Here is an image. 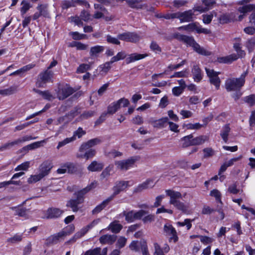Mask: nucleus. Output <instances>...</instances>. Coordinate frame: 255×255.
<instances>
[{
	"label": "nucleus",
	"instance_id": "obj_1",
	"mask_svg": "<svg viewBox=\"0 0 255 255\" xmlns=\"http://www.w3.org/2000/svg\"><path fill=\"white\" fill-rule=\"evenodd\" d=\"M248 74L247 71L241 74L238 78H231L228 79L225 82V88L228 92L241 90L245 83V78Z\"/></svg>",
	"mask_w": 255,
	"mask_h": 255
},
{
	"label": "nucleus",
	"instance_id": "obj_2",
	"mask_svg": "<svg viewBox=\"0 0 255 255\" xmlns=\"http://www.w3.org/2000/svg\"><path fill=\"white\" fill-rule=\"evenodd\" d=\"M178 39L186 43L187 44L192 46L194 50L200 54L203 55H209L210 52L206 50L196 42L192 37L184 35H180L178 36Z\"/></svg>",
	"mask_w": 255,
	"mask_h": 255
},
{
	"label": "nucleus",
	"instance_id": "obj_3",
	"mask_svg": "<svg viewBox=\"0 0 255 255\" xmlns=\"http://www.w3.org/2000/svg\"><path fill=\"white\" fill-rule=\"evenodd\" d=\"M139 159L137 156H132L128 159L117 161L115 164L117 169L126 171L133 166L134 163Z\"/></svg>",
	"mask_w": 255,
	"mask_h": 255
},
{
	"label": "nucleus",
	"instance_id": "obj_4",
	"mask_svg": "<svg viewBox=\"0 0 255 255\" xmlns=\"http://www.w3.org/2000/svg\"><path fill=\"white\" fill-rule=\"evenodd\" d=\"M36 137H33L31 135H25L23 137H20L18 139L14 140L11 142H8L0 146V151H3L6 150L11 149L12 147L16 145H19V144L24 142L29 141L32 139H35Z\"/></svg>",
	"mask_w": 255,
	"mask_h": 255
},
{
	"label": "nucleus",
	"instance_id": "obj_5",
	"mask_svg": "<svg viewBox=\"0 0 255 255\" xmlns=\"http://www.w3.org/2000/svg\"><path fill=\"white\" fill-rule=\"evenodd\" d=\"M75 90L68 85L60 86L57 90V97L60 100H63L75 92Z\"/></svg>",
	"mask_w": 255,
	"mask_h": 255
},
{
	"label": "nucleus",
	"instance_id": "obj_6",
	"mask_svg": "<svg viewBox=\"0 0 255 255\" xmlns=\"http://www.w3.org/2000/svg\"><path fill=\"white\" fill-rule=\"evenodd\" d=\"M118 38L121 40L132 43H136L140 40V36L137 33L130 32L119 34Z\"/></svg>",
	"mask_w": 255,
	"mask_h": 255
},
{
	"label": "nucleus",
	"instance_id": "obj_7",
	"mask_svg": "<svg viewBox=\"0 0 255 255\" xmlns=\"http://www.w3.org/2000/svg\"><path fill=\"white\" fill-rule=\"evenodd\" d=\"M99 222V219L94 220L90 224L83 227L79 232H77L70 241L75 242L77 239L84 236L89 230L95 227Z\"/></svg>",
	"mask_w": 255,
	"mask_h": 255
},
{
	"label": "nucleus",
	"instance_id": "obj_8",
	"mask_svg": "<svg viewBox=\"0 0 255 255\" xmlns=\"http://www.w3.org/2000/svg\"><path fill=\"white\" fill-rule=\"evenodd\" d=\"M54 73L51 70H46L41 73L38 76L37 84L39 87H43V85L51 81L53 76Z\"/></svg>",
	"mask_w": 255,
	"mask_h": 255
},
{
	"label": "nucleus",
	"instance_id": "obj_9",
	"mask_svg": "<svg viewBox=\"0 0 255 255\" xmlns=\"http://www.w3.org/2000/svg\"><path fill=\"white\" fill-rule=\"evenodd\" d=\"M206 71L208 76L209 77L210 83L214 85L216 89L220 88L221 80L218 77L219 72H216L212 69L206 68Z\"/></svg>",
	"mask_w": 255,
	"mask_h": 255
},
{
	"label": "nucleus",
	"instance_id": "obj_10",
	"mask_svg": "<svg viewBox=\"0 0 255 255\" xmlns=\"http://www.w3.org/2000/svg\"><path fill=\"white\" fill-rule=\"evenodd\" d=\"M168 122V117H163L158 120L151 118L149 121V123L150 124L153 128L159 129L164 128L167 125Z\"/></svg>",
	"mask_w": 255,
	"mask_h": 255
},
{
	"label": "nucleus",
	"instance_id": "obj_11",
	"mask_svg": "<svg viewBox=\"0 0 255 255\" xmlns=\"http://www.w3.org/2000/svg\"><path fill=\"white\" fill-rule=\"evenodd\" d=\"M68 233L66 231H61L57 234L50 236L47 240V244H55L63 240L64 237L67 236Z\"/></svg>",
	"mask_w": 255,
	"mask_h": 255
},
{
	"label": "nucleus",
	"instance_id": "obj_12",
	"mask_svg": "<svg viewBox=\"0 0 255 255\" xmlns=\"http://www.w3.org/2000/svg\"><path fill=\"white\" fill-rule=\"evenodd\" d=\"M164 232L166 235L170 236V241L173 240L174 243L178 240L176 231L173 227L169 224H165L163 228Z\"/></svg>",
	"mask_w": 255,
	"mask_h": 255
},
{
	"label": "nucleus",
	"instance_id": "obj_13",
	"mask_svg": "<svg viewBox=\"0 0 255 255\" xmlns=\"http://www.w3.org/2000/svg\"><path fill=\"white\" fill-rule=\"evenodd\" d=\"M84 202V199L81 196H78L75 199H71L67 203L66 206L70 207L74 212H77L80 209L79 206Z\"/></svg>",
	"mask_w": 255,
	"mask_h": 255
},
{
	"label": "nucleus",
	"instance_id": "obj_14",
	"mask_svg": "<svg viewBox=\"0 0 255 255\" xmlns=\"http://www.w3.org/2000/svg\"><path fill=\"white\" fill-rule=\"evenodd\" d=\"M102 142V140L99 138H95L88 140V141L83 143L79 148V151L81 152L85 151L89 149V148L100 144Z\"/></svg>",
	"mask_w": 255,
	"mask_h": 255
},
{
	"label": "nucleus",
	"instance_id": "obj_15",
	"mask_svg": "<svg viewBox=\"0 0 255 255\" xmlns=\"http://www.w3.org/2000/svg\"><path fill=\"white\" fill-rule=\"evenodd\" d=\"M52 168V163L49 161H45L40 165L39 167V174L43 178L49 173Z\"/></svg>",
	"mask_w": 255,
	"mask_h": 255
},
{
	"label": "nucleus",
	"instance_id": "obj_16",
	"mask_svg": "<svg viewBox=\"0 0 255 255\" xmlns=\"http://www.w3.org/2000/svg\"><path fill=\"white\" fill-rule=\"evenodd\" d=\"M52 168V163L49 161H45L40 165L39 167V174L43 178L49 173Z\"/></svg>",
	"mask_w": 255,
	"mask_h": 255
},
{
	"label": "nucleus",
	"instance_id": "obj_17",
	"mask_svg": "<svg viewBox=\"0 0 255 255\" xmlns=\"http://www.w3.org/2000/svg\"><path fill=\"white\" fill-rule=\"evenodd\" d=\"M154 252L153 255H165L170 251V247L167 244L164 245L161 248L160 246L156 242L153 243Z\"/></svg>",
	"mask_w": 255,
	"mask_h": 255
},
{
	"label": "nucleus",
	"instance_id": "obj_18",
	"mask_svg": "<svg viewBox=\"0 0 255 255\" xmlns=\"http://www.w3.org/2000/svg\"><path fill=\"white\" fill-rule=\"evenodd\" d=\"M129 181H121L117 182L116 185L113 187L114 193L111 196H115L119 194L120 192L125 190L129 186Z\"/></svg>",
	"mask_w": 255,
	"mask_h": 255
},
{
	"label": "nucleus",
	"instance_id": "obj_19",
	"mask_svg": "<svg viewBox=\"0 0 255 255\" xmlns=\"http://www.w3.org/2000/svg\"><path fill=\"white\" fill-rule=\"evenodd\" d=\"M189 31L195 30L197 33H203L204 34H210L211 31L209 29L202 28L198 23H192L186 25Z\"/></svg>",
	"mask_w": 255,
	"mask_h": 255
},
{
	"label": "nucleus",
	"instance_id": "obj_20",
	"mask_svg": "<svg viewBox=\"0 0 255 255\" xmlns=\"http://www.w3.org/2000/svg\"><path fill=\"white\" fill-rule=\"evenodd\" d=\"M153 181L151 179H147L145 182L139 184L133 190V193H139L149 188H152L154 186Z\"/></svg>",
	"mask_w": 255,
	"mask_h": 255
},
{
	"label": "nucleus",
	"instance_id": "obj_21",
	"mask_svg": "<svg viewBox=\"0 0 255 255\" xmlns=\"http://www.w3.org/2000/svg\"><path fill=\"white\" fill-rule=\"evenodd\" d=\"M195 11L193 10H189L184 12H179V19L181 22H189L192 20V16Z\"/></svg>",
	"mask_w": 255,
	"mask_h": 255
},
{
	"label": "nucleus",
	"instance_id": "obj_22",
	"mask_svg": "<svg viewBox=\"0 0 255 255\" xmlns=\"http://www.w3.org/2000/svg\"><path fill=\"white\" fill-rule=\"evenodd\" d=\"M202 2L206 7H203L202 6H196L194 7V11L203 12L208 10L214 4H215V0H203Z\"/></svg>",
	"mask_w": 255,
	"mask_h": 255
},
{
	"label": "nucleus",
	"instance_id": "obj_23",
	"mask_svg": "<svg viewBox=\"0 0 255 255\" xmlns=\"http://www.w3.org/2000/svg\"><path fill=\"white\" fill-rule=\"evenodd\" d=\"M166 195L170 197L169 203L172 204L174 202L178 201V199L181 198L182 195L180 192L175 191L172 190H166Z\"/></svg>",
	"mask_w": 255,
	"mask_h": 255
},
{
	"label": "nucleus",
	"instance_id": "obj_24",
	"mask_svg": "<svg viewBox=\"0 0 255 255\" xmlns=\"http://www.w3.org/2000/svg\"><path fill=\"white\" fill-rule=\"evenodd\" d=\"M117 236L114 235H104L99 239V241L102 244H113L116 240Z\"/></svg>",
	"mask_w": 255,
	"mask_h": 255
},
{
	"label": "nucleus",
	"instance_id": "obj_25",
	"mask_svg": "<svg viewBox=\"0 0 255 255\" xmlns=\"http://www.w3.org/2000/svg\"><path fill=\"white\" fill-rule=\"evenodd\" d=\"M113 199V196H110L103 201L100 204L97 206L92 211V214L95 215L100 213Z\"/></svg>",
	"mask_w": 255,
	"mask_h": 255
},
{
	"label": "nucleus",
	"instance_id": "obj_26",
	"mask_svg": "<svg viewBox=\"0 0 255 255\" xmlns=\"http://www.w3.org/2000/svg\"><path fill=\"white\" fill-rule=\"evenodd\" d=\"M148 56L147 54H138L136 53L129 54L126 59V62L129 64L135 61L143 59Z\"/></svg>",
	"mask_w": 255,
	"mask_h": 255
},
{
	"label": "nucleus",
	"instance_id": "obj_27",
	"mask_svg": "<svg viewBox=\"0 0 255 255\" xmlns=\"http://www.w3.org/2000/svg\"><path fill=\"white\" fill-rule=\"evenodd\" d=\"M104 47L101 45L91 47L90 50V55L92 58H97L100 54L104 51Z\"/></svg>",
	"mask_w": 255,
	"mask_h": 255
},
{
	"label": "nucleus",
	"instance_id": "obj_28",
	"mask_svg": "<svg viewBox=\"0 0 255 255\" xmlns=\"http://www.w3.org/2000/svg\"><path fill=\"white\" fill-rule=\"evenodd\" d=\"M63 211L58 208H49L46 212L47 218H55L60 217Z\"/></svg>",
	"mask_w": 255,
	"mask_h": 255
},
{
	"label": "nucleus",
	"instance_id": "obj_29",
	"mask_svg": "<svg viewBox=\"0 0 255 255\" xmlns=\"http://www.w3.org/2000/svg\"><path fill=\"white\" fill-rule=\"evenodd\" d=\"M107 248H104L102 250L100 248H96L86 251L84 255H107Z\"/></svg>",
	"mask_w": 255,
	"mask_h": 255
},
{
	"label": "nucleus",
	"instance_id": "obj_30",
	"mask_svg": "<svg viewBox=\"0 0 255 255\" xmlns=\"http://www.w3.org/2000/svg\"><path fill=\"white\" fill-rule=\"evenodd\" d=\"M103 167L104 164L102 163L94 160L88 166L87 169L90 171L96 172L101 171Z\"/></svg>",
	"mask_w": 255,
	"mask_h": 255
},
{
	"label": "nucleus",
	"instance_id": "obj_31",
	"mask_svg": "<svg viewBox=\"0 0 255 255\" xmlns=\"http://www.w3.org/2000/svg\"><path fill=\"white\" fill-rule=\"evenodd\" d=\"M237 59L236 54H232L227 56L219 57L217 58V61L220 63L229 64Z\"/></svg>",
	"mask_w": 255,
	"mask_h": 255
},
{
	"label": "nucleus",
	"instance_id": "obj_32",
	"mask_svg": "<svg viewBox=\"0 0 255 255\" xmlns=\"http://www.w3.org/2000/svg\"><path fill=\"white\" fill-rule=\"evenodd\" d=\"M173 205L177 209L182 211L184 214H188L189 206L179 200L173 203Z\"/></svg>",
	"mask_w": 255,
	"mask_h": 255
},
{
	"label": "nucleus",
	"instance_id": "obj_33",
	"mask_svg": "<svg viewBox=\"0 0 255 255\" xmlns=\"http://www.w3.org/2000/svg\"><path fill=\"white\" fill-rule=\"evenodd\" d=\"M63 167H66L67 172L69 173H77L80 170V168L78 165L71 162L64 164Z\"/></svg>",
	"mask_w": 255,
	"mask_h": 255
},
{
	"label": "nucleus",
	"instance_id": "obj_34",
	"mask_svg": "<svg viewBox=\"0 0 255 255\" xmlns=\"http://www.w3.org/2000/svg\"><path fill=\"white\" fill-rule=\"evenodd\" d=\"M192 73L193 74V78L194 81L199 82L202 79L201 69L197 65H194L192 69Z\"/></svg>",
	"mask_w": 255,
	"mask_h": 255
},
{
	"label": "nucleus",
	"instance_id": "obj_35",
	"mask_svg": "<svg viewBox=\"0 0 255 255\" xmlns=\"http://www.w3.org/2000/svg\"><path fill=\"white\" fill-rule=\"evenodd\" d=\"M97 185L96 182H93L91 183L90 185L87 186L86 188L82 190L78 191L76 193V195L78 196H81L84 199V195L86 194L88 192L91 190L92 188H95Z\"/></svg>",
	"mask_w": 255,
	"mask_h": 255
},
{
	"label": "nucleus",
	"instance_id": "obj_36",
	"mask_svg": "<svg viewBox=\"0 0 255 255\" xmlns=\"http://www.w3.org/2000/svg\"><path fill=\"white\" fill-rule=\"evenodd\" d=\"M35 66L34 64H30L22 67L21 68L11 73L10 76H13L16 75H20L24 72H26Z\"/></svg>",
	"mask_w": 255,
	"mask_h": 255
},
{
	"label": "nucleus",
	"instance_id": "obj_37",
	"mask_svg": "<svg viewBox=\"0 0 255 255\" xmlns=\"http://www.w3.org/2000/svg\"><path fill=\"white\" fill-rule=\"evenodd\" d=\"M122 228V225L119 224L118 221H114L109 225L108 229L111 230L114 233H118L120 232Z\"/></svg>",
	"mask_w": 255,
	"mask_h": 255
},
{
	"label": "nucleus",
	"instance_id": "obj_38",
	"mask_svg": "<svg viewBox=\"0 0 255 255\" xmlns=\"http://www.w3.org/2000/svg\"><path fill=\"white\" fill-rule=\"evenodd\" d=\"M208 139V137L206 135H200L195 138H192L193 145H200L204 143Z\"/></svg>",
	"mask_w": 255,
	"mask_h": 255
},
{
	"label": "nucleus",
	"instance_id": "obj_39",
	"mask_svg": "<svg viewBox=\"0 0 255 255\" xmlns=\"http://www.w3.org/2000/svg\"><path fill=\"white\" fill-rule=\"evenodd\" d=\"M193 136L192 134L184 136L181 138V140L183 141L182 147L185 148L189 146L193 145L192 144V138Z\"/></svg>",
	"mask_w": 255,
	"mask_h": 255
},
{
	"label": "nucleus",
	"instance_id": "obj_40",
	"mask_svg": "<svg viewBox=\"0 0 255 255\" xmlns=\"http://www.w3.org/2000/svg\"><path fill=\"white\" fill-rule=\"evenodd\" d=\"M20 8V13L22 16L27 12V11L32 7L30 3L26 0H23L21 1Z\"/></svg>",
	"mask_w": 255,
	"mask_h": 255
},
{
	"label": "nucleus",
	"instance_id": "obj_41",
	"mask_svg": "<svg viewBox=\"0 0 255 255\" xmlns=\"http://www.w3.org/2000/svg\"><path fill=\"white\" fill-rule=\"evenodd\" d=\"M23 239V234H16L13 237L8 238L7 242L11 244H16L20 242Z\"/></svg>",
	"mask_w": 255,
	"mask_h": 255
},
{
	"label": "nucleus",
	"instance_id": "obj_42",
	"mask_svg": "<svg viewBox=\"0 0 255 255\" xmlns=\"http://www.w3.org/2000/svg\"><path fill=\"white\" fill-rule=\"evenodd\" d=\"M230 131V128L228 125H225L222 129L220 135L224 141L225 142L227 143L228 140V135Z\"/></svg>",
	"mask_w": 255,
	"mask_h": 255
},
{
	"label": "nucleus",
	"instance_id": "obj_43",
	"mask_svg": "<svg viewBox=\"0 0 255 255\" xmlns=\"http://www.w3.org/2000/svg\"><path fill=\"white\" fill-rule=\"evenodd\" d=\"M120 108V106L117 101L114 102L108 106L107 113L113 115Z\"/></svg>",
	"mask_w": 255,
	"mask_h": 255
},
{
	"label": "nucleus",
	"instance_id": "obj_44",
	"mask_svg": "<svg viewBox=\"0 0 255 255\" xmlns=\"http://www.w3.org/2000/svg\"><path fill=\"white\" fill-rule=\"evenodd\" d=\"M16 89L17 87L13 86L7 89L0 90V94L3 96L10 95L15 93Z\"/></svg>",
	"mask_w": 255,
	"mask_h": 255
},
{
	"label": "nucleus",
	"instance_id": "obj_45",
	"mask_svg": "<svg viewBox=\"0 0 255 255\" xmlns=\"http://www.w3.org/2000/svg\"><path fill=\"white\" fill-rule=\"evenodd\" d=\"M183 127L187 129H195L198 130L200 129L203 126L199 123L192 124L189 123L187 124H184Z\"/></svg>",
	"mask_w": 255,
	"mask_h": 255
},
{
	"label": "nucleus",
	"instance_id": "obj_46",
	"mask_svg": "<svg viewBox=\"0 0 255 255\" xmlns=\"http://www.w3.org/2000/svg\"><path fill=\"white\" fill-rule=\"evenodd\" d=\"M243 101L250 106L255 105V94H251L243 98Z\"/></svg>",
	"mask_w": 255,
	"mask_h": 255
},
{
	"label": "nucleus",
	"instance_id": "obj_47",
	"mask_svg": "<svg viewBox=\"0 0 255 255\" xmlns=\"http://www.w3.org/2000/svg\"><path fill=\"white\" fill-rule=\"evenodd\" d=\"M134 214V212L133 211H124L123 213V216H125L126 220L128 222H132L135 220Z\"/></svg>",
	"mask_w": 255,
	"mask_h": 255
},
{
	"label": "nucleus",
	"instance_id": "obj_48",
	"mask_svg": "<svg viewBox=\"0 0 255 255\" xmlns=\"http://www.w3.org/2000/svg\"><path fill=\"white\" fill-rule=\"evenodd\" d=\"M111 68V64L107 62L99 66L100 72L102 75H105L110 70Z\"/></svg>",
	"mask_w": 255,
	"mask_h": 255
},
{
	"label": "nucleus",
	"instance_id": "obj_49",
	"mask_svg": "<svg viewBox=\"0 0 255 255\" xmlns=\"http://www.w3.org/2000/svg\"><path fill=\"white\" fill-rule=\"evenodd\" d=\"M86 151L84 154V155H81L80 156V157L85 158L86 159H88L89 158H91L94 157L96 153V151L94 149L89 148V149L86 150Z\"/></svg>",
	"mask_w": 255,
	"mask_h": 255
},
{
	"label": "nucleus",
	"instance_id": "obj_50",
	"mask_svg": "<svg viewBox=\"0 0 255 255\" xmlns=\"http://www.w3.org/2000/svg\"><path fill=\"white\" fill-rule=\"evenodd\" d=\"M254 9H255V5L253 4H248L239 7V11L241 13H245L247 12L251 11Z\"/></svg>",
	"mask_w": 255,
	"mask_h": 255
},
{
	"label": "nucleus",
	"instance_id": "obj_51",
	"mask_svg": "<svg viewBox=\"0 0 255 255\" xmlns=\"http://www.w3.org/2000/svg\"><path fill=\"white\" fill-rule=\"evenodd\" d=\"M12 210H15V215L20 217H25L26 216V209L23 208L12 207Z\"/></svg>",
	"mask_w": 255,
	"mask_h": 255
},
{
	"label": "nucleus",
	"instance_id": "obj_52",
	"mask_svg": "<svg viewBox=\"0 0 255 255\" xmlns=\"http://www.w3.org/2000/svg\"><path fill=\"white\" fill-rule=\"evenodd\" d=\"M47 141V139H44L40 141H37L27 145L28 149L32 150L35 148H37L41 146L42 143H45Z\"/></svg>",
	"mask_w": 255,
	"mask_h": 255
},
{
	"label": "nucleus",
	"instance_id": "obj_53",
	"mask_svg": "<svg viewBox=\"0 0 255 255\" xmlns=\"http://www.w3.org/2000/svg\"><path fill=\"white\" fill-rule=\"evenodd\" d=\"M46 8V5L43 4H39L37 7V9L39 11V12L40 13L41 15H43L45 17L47 16L48 15Z\"/></svg>",
	"mask_w": 255,
	"mask_h": 255
},
{
	"label": "nucleus",
	"instance_id": "obj_54",
	"mask_svg": "<svg viewBox=\"0 0 255 255\" xmlns=\"http://www.w3.org/2000/svg\"><path fill=\"white\" fill-rule=\"evenodd\" d=\"M86 134V131L82 128L79 127L77 130L74 131L73 135L71 137H74V140L76 138H81L83 135Z\"/></svg>",
	"mask_w": 255,
	"mask_h": 255
},
{
	"label": "nucleus",
	"instance_id": "obj_55",
	"mask_svg": "<svg viewBox=\"0 0 255 255\" xmlns=\"http://www.w3.org/2000/svg\"><path fill=\"white\" fill-rule=\"evenodd\" d=\"M75 0H64L62 2V7L63 9H67L71 7L75 6Z\"/></svg>",
	"mask_w": 255,
	"mask_h": 255
},
{
	"label": "nucleus",
	"instance_id": "obj_56",
	"mask_svg": "<svg viewBox=\"0 0 255 255\" xmlns=\"http://www.w3.org/2000/svg\"><path fill=\"white\" fill-rule=\"evenodd\" d=\"M43 178L39 174L36 175H31L27 179V182L29 184L36 183L40 180Z\"/></svg>",
	"mask_w": 255,
	"mask_h": 255
},
{
	"label": "nucleus",
	"instance_id": "obj_57",
	"mask_svg": "<svg viewBox=\"0 0 255 255\" xmlns=\"http://www.w3.org/2000/svg\"><path fill=\"white\" fill-rule=\"evenodd\" d=\"M30 166V161L24 162L18 165L15 169V171L27 170Z\"/></svg>",
	"mask_w": 255,
	"mask_h": 255
},
{
	"label": "nucleus",
	"instance_id": "obj_58",
	"mask_svg": "<svg viewBox=\"0 0 255 255\" xmlns=\"http://www.w3.org/2000/svg\"><path fill=\"white\" fill-rule=\"evenodd\" d=\"M95 112L93 111H84L80 116V119L83 120L87 119L94 116Z\"/></svg>",
	"mask_w": 255,
	"mask_h": 255
},
{
	"label": "nucleus",
	"instance_id": "obj_59",
	"mask_svg": "<svg viewBox=\"0 0 255 255\" xmlns=\"http://www.w3.org/2000/svg\"><path fill=\"white\" fill-rule=\"evenodd\" d=\"M192 221L193 220H191L190 219H185L184 222H178L177 223V225L178 226H180V227L186 226L187 229L189 230L191 228L192 224L191 223Z\"/></svg>",
	"mask_w": 255,
	"mask_h": 255
},
{
	"label": "nucleus",
	"instance_id": "obj_60",
	"mask_svg": "<svg viewBox=\"0 0 255 255\" xmlns=\"http://www.w3.org/2000/svg\"><path fill=\"white\" fill-rule=\"evenodd\" d=\"M188 75V72L186 70L180 71V72H175L173 75H171L170 76V78H174V77H187Z\"/></svg>",
	"mask_w": 255,
	"mask_h": 255
},
{
	"label": "nucleus",
	"instance_id": "obj_61",
	"mask_svg": "<svg viewBox=\"0 0 255 255\" xmlns=\"http://www.w3.org/2000/svg\"><path fill=\"white\" fill-rule=\"evenodd\" d=\"M74 141V137H68L64 139L63 140L59 142L57 146V149H59L60 147L65 145L66 144L70 143Z\"/></svg>",
	"mask_w": 255,
	"mask_h": 255
},
{
	"label": "nucleus",
	"instance_id": "obj_62",
	"mask_svg": "<svg viewBox=\"0 0 255 255\" xmlns=\"http://www.w3.org/2000/svg\"><path fill=\"white\" fill-rule=\"evenodd\" d=\"M204 157L208 158L214 155L215 152L211 148H205L203 149Z\"/></svg>",
	"mask_w": 255,
	"mask_h": 255
},
{
	"label": "nucleus",
	"instance_id": "obj_63",
	"mask_svg": "<svg viewBox=\"0 0 255 255\" xmlns=\"http://www.w3.org/2000/svg\"><path fill=\"white\" fill-rule=\"evenodd\" d=\"M150 48L153 51L156 53H159L161 51V49L155 41H152L150 45Z\"/></svg>",
	"mask_w": 255,
	"mask_h": 255
},
{
	"label": "nucleus",
	"instance_id": "obj_64",
	"mask_svg": "<svg viewBox=\"0 0 255 255\" xmlns=\"http://www.w3.org/2000/svg\"><path fill=\"white\" fill-rule=\"evenodd\" d=\"M123 155V153L120 151H118L115 149H112L108 153L107 155L110 157L116 158L117 157L121 156Z\"/></svg>",
	"mask_w": 255,
	"mask_h": 255
}]
</instances>
